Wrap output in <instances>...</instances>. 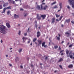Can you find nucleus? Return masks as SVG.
Segmentation results:
<instances>
[{"instance_id":"nucleus-1","label":"nucleus","mask_w":74,"mask_h":74,"mask_svg":"<svg viewBox=\"0 0 74 74\" xmlns=\"http://www.w3.org/2000/svg\"><path fill=\"white\" fill-rule=\"evenodd\" d=\"M5 26L3 25H0V33L4 34L5 32Z\"/></svg>"},{"instance_id":"nucleus-2","label":"nucleus","mask_w":74,"mask_h":74,"mask_svg":"<svg viewBox=\"0 0 74 74\" xmlns=\"http://www.w3.org/2000/svg\"><path fill=\"white\" fill-rule=\"evenodd\" d=\"M45 3H43L41 5V8L39 5H38L36 8L39 10H43V7L44 6V5H45Z\"/></svg>"},{"instance_id":"nucleus-3","label":"nucleus","mask_w":74,"mask_h":74,"mask_svg":"<svg viewBox=\"0 0 74 74\" xmlns=\"http://www.w3.org/2000/svg\"><path fill=\"white\" fill-rule=\"evenodd\" d=\"M69 2L72 5V7L74 9V0H69Z\"/></svg>"},{"instance_id":"nucleus-4","label":"nucleus","mask_w":74,"mask_h":74,"mask_svg":"<svg viewBox=\"0 0 74 74\" xmlns=\"http://www.w3.org/2000/svg\"><path fill=\"white\" fill-rule=\"evenodd\" d=\"M7 9H11V6H9L7 8H4L3 9V12H2V14H3L5 13V10H7Z\"/></svg>"},{"instance_id":"nucleus-5","label":"nucleus","mask_w":74,"mask_h":74,"mask_svg":"<svg viewBox=\"0 0 74 74\" xmlns=\"http://www.w3.org/2000/svg\"><path fill=\"white\" fill-rule=\"evenodd\" d=\"M40 17L42 18L43 19H44L46 17V15L45 14L44 15H41L40 16Z\"/></svg>"},{"instance_id":"nucleus-6","label":"nucleus","mask_w":74,"mask_h":74,"mask_svg":"<svg viewBox=\"0 0 74 74\" xmlns=\"http://www.w3.org/2000/svg\"><path fill=\"white\" fill-rule=\"evenodd\" d=\"M55 20H56V18H53L51 19V21L52 22L51 23V24L54 23Z\"/></svg>"},{"instance_id":"nucleus-7","label":"nucleus","mask_w":74,"mask_h":74,"mask_svg":"<svg viewBox=\"0 0 74 74\" xmlns=\"http://www.w3.org/2000/svg\"><path fill=\"white\" fill-rule=\"evenodd\" d=\"M37 18L38 20H40L41 19V17L39 16V14H37Z\"/></svg>"},{"instance_id":"nucleus-8","label":"nucleus","mask_w":74,"mask_h":74,"mask_svg":"<svg viewBox=\"0 0 74 74\" xmlns=\"http://www.w3.org/2000/svg\"><path fill=\"white\" fill-rule=\"evenodd\" d=\"M40 36V33L39 31H38L37 32V38H38Z\"/></svg>"},{"instance_id":"nucleus-9","label":"nucleus","mask_w":74,"mask_h":74,"mask_svg":"<svg viewBox=\"0 0 74 74\" xmlns=\"http://www.w3.org/2000/svg\"><path fill=\"white\" fill-rule=\"evenodd\" d=\"M62 3H60L59 4V6L60 7V10H59L58 11V12H59L61 10V9L62 8Z\"/></svg>"},{"instance_id":"nucleus-10","label":"nucleus","mask_w":74,"mask_h":74,"mask_svg":"<svg viewBox=\"0 0 74 74\" xmlns=\"http://www.w3.org/2000/svg\"><path fill=\"white\" fill-rule=\"evenodd\" d=\"M27 39V38L25 37H23V42H25L26 41V40Z\"/></svg>"},{"instance_id":"nucleus-11","label":"nucleus","mask_w":74,"mask_h":74,"mask_svg":"<svg viewBox=\"0 0 74 74\" xmlns=\"http://www.w3.org/2000/svg\"><path fill=\"white\" fill-rule=\"evenodd\" d=\"M65 34L66 35H68L67 36V37H69V36H70L71 35V34L70 33H68V32H66L65 33Z\"/></svg>"},{"instance_id":"nucleus-12","label":"nucleus","mask_w":74,"mask_h":74,"mask_svg":"<svg viewBox=\"0 0 74 74\" xmlns=\"http://www.w3.org/2000/svg\"><path fill=\"white\" fill-rule=\"evenodd\" d=\"M48 6L46 5L45 6H44L43 8V10H46Z\"/></svg>"},{"instance_id":"nucleus-13","label":"nucleus","mask_w":74,"mask_h":74,"mask_svg":"<svg viewBox=\"0 0 74 74\" xmlns=\"http://www.w3.org/2000/svg\"><path fill=\"white\" fill-rule=\"evenodd\" d=\"M6 25L8 28H10V24L8 23H6Z\"/></svg>"},{"instance_id":"nucleus-14","label":"nucleus","mask_w":74,"mask_h":74,"mask_svg":"<svg viewBox=\"0 0 74 74\" xmlns=\"http://www.w3.org/2000/svg\"><path fill=\"white\" fill-rule=\"evenodd\" d=\"M4 4L3 5V7H6V6H7V5H8V3H4Z\"/></svg>"},{"instance_id":"nucleus-15","label":"nucleus","mask_w":74,"mask_h":74,"mask_svg":"<svg viewBox=\"0 0 74 74\" xmlns=\"http://www.w3.org/2000/svg\"><path fill=\"white\" fill-rule=\"evenodd\" d=\"M14 18H15L16 19H17V18H18V15H17L16 14H14Z\"/></svg>"},{"instance_id":"nucleus-16","label":"nucleus","mask_w":74,"mask_h":74,"mask_svg":"<svg viewBox=\"0 0 74 74\" xmlns=\"http://www.w3.org/2000/svg\"><path fill=\"white\" fill-rule=\"evenodd\" d=\"M42 41L41 40H38V42L39 43L38 45H41L42 43Z\"/></svg>"},{"instance_id":"nucleus-17","label":"nucleus","mask_w":74,"mask_h":74,"mask_svg":"<svg viewBox=\"0 0 74 74\" xmlns=\"http://www.w3.org/2000/svg\"><path fill=\"white\" fill-rule=\"evenodd\" d=\"M73 67V65H72V64H71V65H69L68 66V67L70 68H72Z\"/></svg>"},{"instance_id":"nucleus-18","label":"nucleus","mask_w":74,"mask_h":74,"mask_svg":"<svg viewBox=\"0 0 74 74\" xmlns=\"http://www.w3.org/2000/svg\"><path fill=\"white\" fill-rule=\"evenodd\" d=\"M66 54L68 55L69 54V51L68 50V49H66Z\"/></svg>"},{"instance_id":"nucleus-19","label":"nucleus","mask_w":74,"mask_h":74,"mask_svg":"<svg viewBox=\"0 0 74 74\" xmlns=\"http://www.w3.org/2000/svg\"><path fill=\"white\" fill-rule=\"evenodd\" d=\"M55 15L57 18H58V17H60V15H58V14H55Z\"/></svg>"},{"instance_id":"nucleus-20","label":"nucleus","mask_w":74,"mask_h":74,"mask_svg":"<svg viewBox=\"0 0 74 74\" xmlns=\"http://www.w3.org/2000/svg\"><path fill=\"white\" fill-rule=\"evenodd\" d=\"M70 19H67L66 20V22L67 23H69L70 22Z\"/></svg>"},{"instance_id":"nucleus-21","label":"nucleus","mask_w":74,"mask_h":74,"mask_svg":"<svg viewBox=\"0 0 74 74\" xmlns=\"http://www.w3.org/2000/svg\"><path fill=\"white\" fill-rule=\"evenodd\" d=\"M63 60V59L62 58H60V60L58 61V62H61V61H62Z\"/></svg>"},{"instance_id":"nucleus-22","label":"nucleus","mask_w":74,"mask_h":74,"mask_svg":"<svg viewBox=\"0 0 74 74\" xmlns=\"http://www.w3.org/2000/svg\"><path fill=\"white\" fill-rule=\"evenodd\" d=\"M58 8V7H57V5H55L54 6V7L52 8L53 9H54L57 8Z\"/></svg>"},{"instance_id":"nucleus-23","label":"nucleus","mask_w":74,"mask_h":74,"mask_svg":"<svg viewBox=\"0 0 74 74\" xmlns=\"http://www.w3.org/2000/svg\"><path fill=\"white\" fill-rule=\"evenodd\" d=\"M11 3H12L13 4H15V1H12Z\"/></svg>"},{"instance_id":"nucleus-24","label":"nucleus","mask_w":74,"mask_h":74,"mask_svg":"<svg viewBox=\"0 0 74 74\" xmlns=\"http://www.w3.org/2000/svg\"><path fill=\"white\" fill-rule=\"evenodd\" d=\"M45 42H43V43H42V47H44V46L45 45Z\"/></svg>"},{"instance_id":"nucleus-25","label":"nucleus","mask_w":74,"mask_h":74,"mask_svg":"<svg viewBox=\"0 0 74 74\" xmlns=\"http://www.w3.org/2000/svg\"><path fill=\"white\" fill-rule=\"evenodd\" d=\"M22 51V49L20 48L19 49V53H21V52Z\"/></svg>"},{"instance_id":"nucleus-26","label":"nucleus","mask_w":74,"mask_h":74,"mask_svg":"<svg viewBox=\"0 0 74 74\" xmlns=\"http://www.w3.org/2000/svg\"><path fill=\"white\" fill-rule=\"evenodd\" d=\"M56 1L54 2L51 3V5H54V4H56Z\"/></svg>"},{"instance_id":"nucleus-27","label":"nucleus","mask_w":74,"mask_h":74,"mask_svg":"<svg viewBox=\"0 0 74 74\" xmlns=\"http://www.w3.org/2000/svg\"><path fill=\"white\" fill-rule=\"evenodd\" d=\"M10 11L9 10L8 11L7 13V15H9V14H10Z\"/></svg>"},{"instance_id":"nucleus-28","label":"nucleus","mask_w":74,"mask_h":74,"mask_svg":"<svg viewBox=\"0 0 74 74\" xmlns=\"http://www.w3.org/2000/svg\"><path fill=\"white\" fill-rule=\"evenodd\" d=\"M24 14L25 15H24V16L25 17H26V16H27V13H24Z\"/></svg>"},{"instance_id":"nucleus-29","label":"nucleus","mask_w":74,"mask_h":74,"mask_svg":"<svg viewBox=\"0 0 74 74\" xmlns=\"http://www.w3.org/2000/svg\"><path fill=\"white\" fill-rule=\"evenodd\" d=\"M56 37H57V39H58L59 41H60V37H57V36H56Z\"/></svg>"},{"instance_id":"nucleus-30","label":"nucleus","mask_w":74,"mask_h":74,"mask_svg":"<svg viewBox=\"0 0 74 74\" xmlns=\"http://www.w3.org/2000/svg\"><path fill=\"white\" fill-rule=\"evenodd\" d=\"M63 17V16H61L60 18H59V19L60 21L62 18Z\"/></svg>"},{"instance_id":"nucleus-31","label":"nucleus","mask_w":74,"mask_h":74,"mask_svg":"<svg viewBox=\"0 0 74 74\" xmlns=\"http://www.w3.org/2000/svg\"><path fill=\"white\" fill-rule=\"evenodd\" d=\"M2 5H0V9H2L3 8V6Z\"/></svg>"},{"instance_id":"nucleus-32","label":"nucleus","mask_w":74,"mask_h":74,"mask_svg":"<svg viewBox=\"0 0 74 74\" xmlns=\"http://www.w3.org/2000/svg\"><path fill=\"white\" fill-rule=\"evenodd\" d=\"M37 40V38H35L34 39L33 41L34 42H35Z\"/></svg>"},{"instance_id":"nucleus-33","label":"nucleus","mask_w":74,"mask_h":74,"mask_svg":"<svg viewBox=\"0 0 74 74\" xmlns=\"http://www.w3.org/2000/svg\"><path fill=\"white\" fill-rule=\"evenodd\" d=\"M58 46L57 45H56L54 46V48L55 49H56L57 48H58Z\"/></svg>"},{"instance_id":"nucleus-34","label":"nucleus","mask_w":74,"mask_h":74,"mask_svg":"<svg viewBox=\"0 0 74 74\" xmlns=\"http://www.w3.org/2000/svg\"><path fill=\"white\" fill-rule=\"evenodd\" d=\"M73 46V44H71V45H70L69 46V47H72Z\"/></svg>"},{"instance_id":"nucleus-35","label":"nucleus","mask_w":74,"mask_h":74,"mask_svg":"<svg viewBox=\"0 0 74 74\" xmlns=\"http://www.w3.org/2000/svg\"><path fill=\"white\" fill-rule=\"evenodd\" d=\"M72 51H71L69 53V55H71L72 54Z\"/></svg>"},{"instance_id":"nucleus-36","label":"nucleus","mask_w":74,"mask_h":74,"mask_svg":"<svg viewBox=\"0 0 74 74\" xmlns=\"http://www.w3.org/2000/svg\"><path fill=\"white\" fill-rule=\"evenodd\" d=\"M67 8L68 9H70V7L68 5L67 6Z\"/></svg>"},{"instance_id":"nucleus-37","label":"nucleus","mask_w":74,"mask_h":74,"mask_svg":"<svg viewBox=\"0 0 74 74\" xmlns=\"http://www.w3.org/2000/svg\"><path fill=\"white\" fill-rule=\"evenodd\" d=\"M8 1H9V3H11L12 0H8Z\"/></svg>"},{"instance_id":"nucleus-38","label":"nucleus","mask_w":74,"mask_h":74,"mask_svg":"<svg viewBox=\"0 0 74 74\" xmlns=\"http://www.w3.org/2000/svg\"><path fill=\"white\" fill-rule=\"evenodd\" d=\"M59 67H60V68L62 69H63V68L62 66V65H59Z\"/></svg>"},{"instance_id":"nucleus-39","label":"nucleus","mask_w":74,"mask_h":74,"mask_svg":"<svg viewBox=\"0 0 74 74\" xmlns=\"http://www.w3.org/2000/svg\"><path fill=\"white\" fill-rule=\"evenodd\" d=\"M19 60V59H18V58L17 57L15 59L17 61V60Z\"/></svg>"},{"instance_id":"nucleus-40","label":"nucleus","mask_w":74,"mask_h":74,"mask_svg":"<svg viewBox=\"0 0 74 74\" xmlns=\"http://www.w3.org/2000/svg\"><path fill=\"white\" fill-rule=\"evenodd\" d=\"M21 32L20 31H19V35H21Z\"/></svg>"},{"instance_id":"nucleus-41","label":"nucleus","mask_w":74,"mask_h":74,"mask_svg":"<svg viewBox=\"0 0 74 74\" xmlns=\"http://www.w3.org/2000/svg\"><path fill=\"white\" fill-rule=\"evenodd\" d=\"M35 27L36 28V29H37V27H38V25H37L36 24V25H35Z\"/></svg>"},{"instance_id":"nucleus-42","label":"nucleus","mask_w":74,"mask_h":74,"mask_svg":"<svg viewBox=\"0 0 74 74\" xmlns=\"http://www.w3.org/2000/svg\"><path fill=\"white\" fill-rule=\"evenodd\" d=\"M29 27L28 29V30H27V32H29Z\"/></svg>"},{"instance_id":"nucleus-43","label":"nucleus","mask_w":74,"mask_h":74,"mask_svg":"<svg viewBox=\"0 0 74 74\" xmlns=\"http://www.w3.org/2000/svg\"><path fill=\"white\" fill-rule=\"evenodd\" d=\"M70 57L71 58H73V56L72 55H70Z\"/></svg>"},{"instance_id":"nucleus-44","label":"nucleus","mask_w":74,"mask_h":74,"mask_svg":"<svg viewBox=\"0 0 74 74\" xmlns=\"http://www.w3.org/2000/svg\"><path fill=\"white\" fill-rule=\"evenodd\" d=\"M44 47H45V48H46V47H47V45H44Z\"/></svg>"},{"instance_id":"nucleus-45","label":"nucleus","mask_w":74,"mask_h":74,"mask_svg":"<svg viewBox=\"0 0 74 74\" xmlns=\"http://www.w3.org/2000/svg\"><path fill=\"white\" fill-rule=\"evenodd\" d=\"M20 11H23V9L22 8H21V9H20Z\"/></svg>"},{"instance_id":"nucleus-46","label":"nucleus","mask_w":74,"mask_h":74,"mask_svg":"<svg viewBox=\"0 0 74 74\" xmlns=\"http://www.w3.org/2000/svg\"><path fill=\"white\" fill-rule=\"evenodd\" d=\"M24 36H27V33H25L24 34Z\"/></svg>"},{"instance_id":"nucleus-47","label":"nucleus","mask_w":74,"mask_h":74,"mask_svg":"<svg viewBox=\"0 0 74 74\" xmlns=\"http://www.w3.org/2000/svg\"><path fill=\"white\" fill-rule=\"evenodd\" d=\"M63 51H64V50H61L60 51V53H61L62 52H63Z\"/></svg>"},{"instance_id":"nucleus-48","label":"nucleus","mask_w":74,"mask_h":74,"mask_svg":"<svg viewBox=\"0 0 74 74\" xmlns=\"http://www.w3.org/2000/svg\"><path fill=\"white\" fill-rule=\"evenodd\" d=\"M64 27V25L63 24L61 25V27Z\"/></svg>"},{"instance_id":"nucleus-49","label":"nucleus","mask_w":74,"mask_h":74,"mask_svg":"<svg viewBox=\"0 0 74 74\" xmlns=\"http://www.w3.org/2000/svg\"><path fill=\"white\" fill-rule=\"evenodd\" d=\"M61 48L60 47H59V50H61Z\"/></svg>"},{"instance_id":"nucleus-50","label":"nucleus","mask_w":74,"mask_h":74,"mask_svg":"<svg viewBox=\"0 0 74 74\" xmlns=\"http://www.w3.org/2000/svg\"><path fill=\"white\" fill-rule=\"evenodd\" d=\"M64 42V41H62V42H61V44H62Z\"/></svg>"},{"instance_id":"nucleus-51","label":"nucleus","mask_w":74,"mask_h":74,"mask_svg":"<svg viewBox=\"0 0 74 74\" xmlns=\"http://www.w3.org/2000/svg\"><path fill=\"white\" fill-rule=\"evenodd\" d=\"M30 40H29V41H28V44H29L30 43Z\"/></svg>"},{"instance_id":"nucleus-52","label":"nucleus","mask_w":74,"mask_h":74,"mask_svg":"<svg viewBox=\"0 0 74 74\" xmlns=\"http://www.w3.org/2000/svg\"><path fill=\"white\" fill-rule=\"evenodd\" d=\"M47 58H47V57H45V59H46V60L47 59Z\"/></svg>"},{"instance_id":"nucleus-53","label":"nucleus","mask_w":74,"mask_h":74,"mask_svg":"<svg viewBox=\"0 0 74 74\" xmlns=\"http://www.w3.org/2000/svg\"><path fill=\"white\" fill-rule=\"evenodd\" d=\"M71 23H72L73 24H74V21H71Z\"/></svg>"},{"instance_id":"nucleus-54","label":"nucleus","mask_w":74,"mask_h":74,"mask_svg":"<svg viewBox=\"0 0 74 74\" xmlns=\"http://www.w3.org/2000/svg\"><path fill=\"white\" fill-rule=\"evenodd\" d=\"M56 21H59V20H58V19H56Z\"/></svg>"},{"instance_id":"nucleus-55","label":"nucleus","mask_w":74,"mask_h":74,"mask_svg":"<svg viewBox=\"0 0 74 74\" xmlns=\"http://www.w3.org/2000/svg\"><path fill=\"white\" fill-rule=\"evenodd\" d=\"M72 14L73 15V16H74V13H72Z\"/></svg>"},{"instance_id":"nucleus-56","label":"nucleus","mask_w":74,"mask_h":74,"mask_svg":"<svg viewBox=\"0 0 74 74\" xmlns=\"http://www.w3.org/2000/svg\"><path fill=\"white\" fill-rule=\"evenodd\" d=\"M21 68L22 69H23V66H21Z\"/></svg>"},{"instance_id":"nucleus-57","label":"nucleus","mask_w":74,"mask_h":74,"mask_svg":"<svg viewBox=\"0 0 74 74\" xmlns=\"http://www.w3.org/2000/svg\"><path fill=\"white\" fill-rule=\"evenodd\" d=\"M1 43H2L3 42V40H1Z\"/></svg>"},{"instance_id":"nucleus-58","label":"nucleus","mask_w":74,"mask_h":74,"mask_svg":"<svg viewBox=\"0 0 74 74\" xmlns=\"http://www.w3.org/2000/svg\"><path fill=\"white\" fill-rule=\"evenodd\" d=\"M57 72V71H54V73H56Z\"/></svg>"},{"instance_id":"nucleus-59","label":"nucleus","mask_w":74,"mask_h":74,"mask_svg":"<svg viewBox=\"0 0 74 74\" xmlns=\"http://www.w3.org/2000/svg\"><path fill=\"white\" fill-rule=\"evenodd\" d=\"M45 1V0H43L42 1V3L43 2Z\"/></svg>"},{"instance_id":"nucleus-60","label":"nucleus","mask_w":74,"mask_h":74,"mask_svg":"<svg viewBox=\"0 0 74 74\" xmlns=\"http://www.w3.org/2000/svg\"><path fill=\"white\" fill-rule=\"evenodd\" d=\"M9 65L10 66H12V64H9Z\"/></svg>"},{"instance_id":"nucleus-61","label":"nucleus","mask_w":74,"mask_h":74,"mask_svg":"<svg viewBox=\"0 0 74 74\" xmlns=\"http://www.w3.org/2000/svg\"><path fill=\"white\" fill-rule=\"evenodd\" d=\"M58 35H59V37H60V34H58Z\"/></svg>"},{"instance_id":"nucleus-62","label":"nucleus","mask_w":74,"mask_h":74,"mask_svg":"<svg viewBox=\"0 0 74 74\" xmlns=\"http://www.w3.org/2000/svg\"><path fill=\"white\" fill-rule=\"evenodd\" d=\"M18 0H15V1H18Z\"/></svg>"},{"instance_id":"nucleus-63","label":"nucleus","mask_w":74,"mask_h":74,"mask_svg":"<svg viewBox=\"0 0 74 74\" xmlns=\"http://www.w3.org/2000/svg\"><path fill=\"white\" fill-rule=\"evenodd\" d=\"M61 55H63V53H62L61 54Z\"/></svg>"},{"instance_id":"nucleus-64","label":"nucleus","mask_w":74,"mask_h":74,"mask_svg":"<svg viewBox=\"0 0 74 74\" xmlns=\"http://www.w3.org/2000/svg\"><path fill=\"white\" fill-rule=\"evenodd\" d=\"M10 50H11V49H12V48H10Z\"/></svg>"}]
</instances>
